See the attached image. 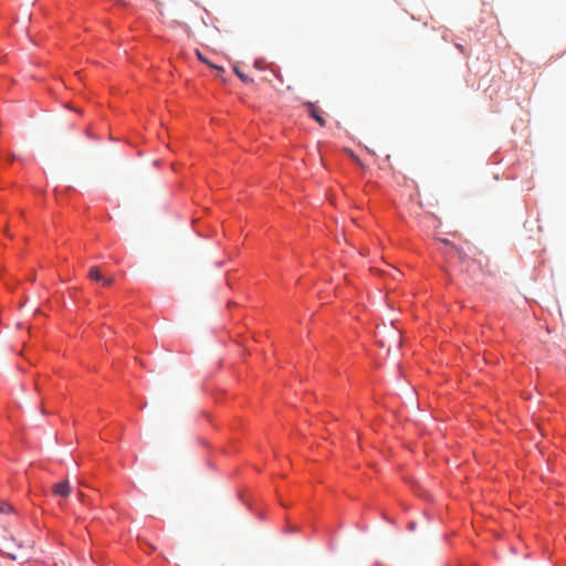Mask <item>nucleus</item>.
<instances>
[{
  "label": "nucleus",
  "instance_id": "obj_1",
  "mask_svg": "<svg viewBox=\"0 0 566 566\" xmlns=\"http://www.w3.org/2000/svg\"><path fill=\"white\" fill-rule=\"evenodd\" d=\"M22 348L21 352L18 354L23 361L18 363V368L20 371L25 373L28 370V367L33 366L32 360V345L30 344V339H22L21 340Z\"/></svg>",
  "mask_w": 566,
  "mask_h": 566
},
{
  "label": "nucleus",
  "instance_id": "obj_2",
  "mask_svg": "<svg viewBox=\"0 0 566 566\" xmlns=\"http://www.w3.org/2000/svg\"><path fill=\"white\" fill-rule=\"evenodd\" d=\"M305 107L312 118H314L321 126L326 125V120L322 116V111L312 102L305 103Z\"/></svg>",
  "mask_w": 566,
  "mask_h": 566
},
{
  "label": "nucleus",
  "instance_id": "obj_3",
  "mask_svg": "<svg viewBox=\"0 0 566 566\" xmlns=\"http://www.w3.org/2000/svg\"><path fill=\"white\" fill-rule=\"evenodd\" d=\"M53 493L55 495L67 497L70 495V484L67 481H63L53 485Z\"/></svg>",
  "mask_w": 566,
  "mask_h": 566
},
{
  "label": "nucleus",
  "instance_id": "obj_4",
  "mask_svg": "<svg viewBox=\"0 0 566 566\" xmlns=\"http://www.w3.org/2000/svg\"><path fill=\"white\" fill-rule=\"evenodd\" d=\"M88 276L97 282H103L105 285H111L113 283V277L104 279L102 273L99 272L98 268L93 266Z\"/></svg>",
  "mask_w": 566,
  "mask_h": 566
},
{
  "label": "nucleus",
  "instance_id": "obj_5",
  "mask_svg": "<svg viewBox=\"0 0 566 566\" xmlns=\"http://www.w3.org/2000/svg\"><path fill=\"white\" fill-rule=\"evenodd\" d=\"M234 72L235 74L238 75V77L243 82V83H247V84H251L253 83V78L249 77L248 75H245L243 72H241L237 66H234Z\"/></svg>",
  "mask_w": 566,
  "mask_h": 566
},
{
  "label": "nucleus",
  "instance_id": "obj_6",
  "mask_svg": "<svg viewBox=\"0 0 566 566\" xmlns=\"http://www.w3.org/2000/svg\"><path fill=\"white\" fill-rule=\"evenodd\" d=\"M197 56H198V59H199L200 61H202L203 63H206V64L210 65L211 67H214V69H217V70H219V71H223V67H221V66H216V65L211 64L207 59H205V56L201 54V52H200V51H197Z\"/></svg>",
  "mask_w": 566,
  "mask_h": 566
},
{
  "label": "nucleus",
  "instance_id": "obj_7",
  "mask_svg": "<svg viewBox=\"0 0 566 566\" xmlns=\"http://www.w3.org/2000/svg\"><path fill=\"white\" fill-rule=\"evenodd\" d=\"M17 326H18V328H19V329H24V331H25V334L28 335V337H30V336H31V328H30V326H28L25 323H23V322H19V323L17 324Z\"/></svg>",
  "mask_w": 566,
  "mask_h": 566
},
{
  "label": "nucleus",
  "instance_id": "obj_8",
  "mask_svg": "<svg viewBox=\"0 0 566 566\" xmlns=\"http://www.w3.org/2000/svg\"><path fill=\"white\" fill-rule=\"evenodd\" d=\"M254 67L258 69V70H264L265 69V62L261 61V60H258V61L254 62Z\"/></svg>",
  "mask_w": 566,
  "mask_h": 566
},
{
  "label": "nucleus",
  "instance_id": "obj_9",
  "mask_svg": "<svg viewBox=\"0 0 566 566\" xmlns=\"http://www.w3.org/2000/svg\"><path fill=\"white\" fill-rule=\"evenodd\" d=\"M272 73L281 83H283V76L279 71L272 69Z\"/></svg>",
  "mask_w": 566,
  "mask_h": 566
},
{
  "label": "nucleus",
  "instance_id": "obj_10",
  "mask_svg": "<svg viewBox=\"0 0 566 566\" xmlns=\"http://www.w3.org/2000/svg\"><path fill=\"white\" fill-rule=\"evenodd\" d=\"M441 242L444 244L451 245V248L454 249L457 251V253L461 254L460 250L458 248H455L454 245H452L449 240L442 239Z\"/></svg>",
  "mask_w": 566,
  "mask_h": 566
},
{
  "label": "nucleus",
  "instance_id": "obj_11",
  "mask_svg": "<svg viewBox=\"0 0 566 566\" xmlns=\"http://www.w3.org/2000/svg\"><path fill=\"white\" fill-rule=\"evenodd\" d=\"M349 155L355 163H357L358 165H361L360 159L353 151H349Z\"/></svg>",
  "mask_w": 566,
  "mask_h": 566
},
{
  "label": "nucleus",
  "instance_id": "obj_12",
  "mask_svg": "<svg viewBox=\"0 0 566 566\" xmlns=\"http://www.w3.org/2000/svg\"><path fill=\"white\" fill-rule=\"evenodd\" d=\"M30 40L32 43H35V40L32 38V35L29 33Z\"/></svg>",
  "mask_w": 566,
  "mask_h": 566
}]
</instances>
